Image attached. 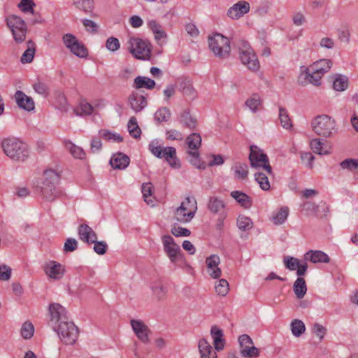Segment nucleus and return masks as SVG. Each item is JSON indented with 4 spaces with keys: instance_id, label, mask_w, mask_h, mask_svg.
<instances>
[{
    "instance_id": "nucleus-1",
    "label": "nucleus",
    "mask_w": 358,
    "mask_h": 358,
    "mask_svg": "<svg viewBox=\"0 0 358 358\" xmlns=\"http://www.w3.org/2000/svg\"><path fill=\"white\" fill-rule=\"evenodd\" d=\"M1 147L4 153L15 161L24 162L29 155V151L26 143L16 138H7L2 141Z\"/></svg>"
},
{
    "instance_id": "nucleus-2",
    "label": "nucleus",
    "mask_w": 358,
    "mask_h": 358,
    "mask_svg": "<svg viewBox=\"0 0 358 358\" xmlns=\"http://www.w3.org/2000/svg\"><path fill=\"white\" fill-rule=\"evenodd\" d=\"M148 149L150 152L159 159H164L174 169L180 167V160L176 155V150L173 147H163L157 140L152 141Z\"/></svg>"
},
{
    "instance_id": "nucleus-3",
    "label": "nucleus",
    "mask_w": 358,
    "mask_h": 358,
    "mask_svg": "<svg viewBox=\"0 0 358 358\" xmlns=\"http://www.w3.org/2000/svg\"><path fill=\"white\" fill-rule=\"evenodd\" d=\"M241 63L250 71L257 72L260 68L259 62L253 49L245 40L241 39L236 43Z\"/></svg>"
},
{
    "instance_id": "nucleus-4",
    "label": "nucleus",
    "mask_w": 358,
    "mask_h": 358,
    "mask_svg": "<svg viewBox=\"0 0 358 358\" xmlns=\"http://www.w3.org/2000/svg\"><path fill=\"white\" fill-rule=\"evenodd\" d=\"M59 182V176L53 170H47L43 173V179L41 187L43 196L48 201H53L60 194L57 187Z\"/></svg>"
},
{
    "instance_id": "nucleus-5",
    "label": "nucleus",
    "mask_w": 358,
    "mask_h": 358,
    "mask_svg": "<svg viewBox=\"0 0 358 358\" xmlns=\"http://www.w3.org/2000/svg\"><path fill=\"white\" fill-rule=\"evenodd\" d=\"M313 131L323 137H330L336 131V121L327 115L316 116L311 122Z\"/></svg>"
},
{
    "instance_id": "nucleus-6",
    "label": "nucleus",
    "mask_w": 358,
    "mask_h": 358,
    "mask_svg": "<svg viewBox=\"0 0 358 358\" xmlns=\"http://www.w3.org/2000/svg\"><path fill=\"white\" fill-rule=\"evenodd\" d=\"M197 210V202L194 196H187L175 211L176 220L181 223L190 222Z\"/></svg>"
},
{
    "instance_id": "nucleus-7",
    "label": "nucleus",
    "mask_w": 358,
    "mask_h": 358,
    "mask_svg": "<svg viewBox=\"0 0 358 358\" xmlns=\"http://www.w3.org/2000/svg\"><path fill=\"white\" fill-rule=\"evenodd\" d=\"M208 45L214 55L219 58H227L230 54L229 40L221 34L216 33L209 36Z\"/></svg>"
},
{
    "instance_id": "nucleus-8",
    "label": "nucleus",
    "mask_w": 358,
    "mask_h": 358,
    "mask_svg": "<svg viewBox=\"0 0 358 358\" xmlns=\"http://www.w3.org/2000/svg\"><path fill=\"white\" fill-rule=\"evenodd\" d=\"M53 329L66 345L73 344L78 337V329L72 322H60L58 325L53 327Z\"/></svg>"
},
{
    "instance_id": "nucleus-9",
    "label": "nucleus",
    "mask_w": 358,
    "mask_h": 358,
    "mask_svg": "<svg viewBox=\"0 0 358 358\" xmlns=\"http://www.w3.org/2000/svg\"><path fill=\"white\" fill-rule=\"evenodd\" d=\"M6 22L12 32L15 41L17 43H22L27 32L24 20L20 16L11 15L6 18Z\"/></svg>"
},
{
    "instance_id": "nucleus-10",
    "label": "nucleus",
    "mask_w": 358,
    "mask_h": 358,
    "mask_svg": "<svg viewBox=\"0 0 358 358\" xmlns=\"http://www.w3.org/2000/svg\"><path fill=\"white\" fill-rule=\"evenodd\" d=\"M249 159L252 168L262 169L268 174H272V168L269 164L267 155L257 145H252L250 148Z\"/></svg>"
},
{
    "instance_id": "nucleus-11",
    "label": "nucleus",
    "mask_w": 358,
    "mask_h": 358,
    "mask_svg": "<svg viewBox=\"0 0 358 358\" xmlns=\"http://www.w3.org/2000/svg\"><path fill=\"white\" fill-rule=\"evenodd\" d=\"M127 50L136 59H147L150 57L148 43L139 38L131 37L127 43Z\"/></svg>"
},
{
    "instance_id": "nucleus-12",
    "label": "nucleus",
    "mask_w": 358,
    "mask_h": 358,
    "mask_svg": "<svg viewBox=\"0 0 358 358\" xmlns=\"http://www.w3.org/2000/svg\"><path fill=\"white\" fill-rule=\"evenodd\" d=\"M240 355L243 358H257L259 357V350L254 346L252 339L247 334L238 337Z\"/></svg>"
},
{
    "instance_id": "nucleus-13",
    "label": "nucleus",
    "mask_w": 358,
    "mask_h": 358,
    "mask_svg": "<svg viewBox=\"0 0 358 358\" xmlns=\"http://www.w3.org/2000/svg\"><path fill=\"white\" fill-rule=\"evenodd\" d=\"M162 242L164 250L172 263L176 262L182 257V251L180 246L176 243L173 238L170 235L162 236Z\"/></svg>"
},
{
    "instance_id": "nucleus-14",
    "label": "nucleus",
    "mask_w": 358,
    "mask_h": 358,
    "mask_svg": "<svg viewBox=\"0 0 358 358\" xmlns=\"http://www.w3.org/2000/svg\"><path fill=\"white\" fill-rule=\"evenodd\" d=\"M48 312L50 317V324L54 327L60 322H65L67 319L66 310L64 307L57 303H52L49 305Z\"/></svg>"
},
{
    "instance_id": "nucleus-15",
    "label": "nucleus",
    "mask_w": 358,
    "mask_h": 358,
    "mask_svg": "<svg viewBox=\"0 0 358 358\" xmlns=\"http://www.w3.org/2000/svg\"><path fill=\"white\" fill-rule=\"evenodd\" d=\"M207 208L212 214L220 216V220L227 217L226 203L218 196L209 197Z\"/></svg>"
},
{
    "instance_id": "nucleus-16",
    "label": "nucleus",
    "mask_w": 358,
    "mask_h": 358,
    "mask_svg": "<svg viewBox=\"0 0 358 358\" xmlns=\"http://www.w3.org/2000/svg\"><path fill=\"white\" fill-rule=\"evenodd\" d=\"M250 6L248 1H239L231 6L227 15L231 20H238L250 11Z\"/></svg>"
},
{
    "instance_id": "nucleus-17",
    "label": "nucleus",
    "mask_w": 358,
    "mask_h": 358,
    "mask_svg": "<svg viewBox=\"0 0 358 358\" xmlns=\"http://www.w3.org/2000/svg\"><path fill=\"white\" fill-rule=\"evenodd\" d=\"M131 326L137 338L143 343L149 342L150 331L148 326L141 320H131Z\"/></svg>"
},
{
    "instance_id": "nucleus-18",
    "label": "nucleus",
    "mask_w": 358,
    "mask_h": 358,
    "mask_svg": "<svg viewBox=\"0 0 358 358\" xmlns=\"http://www.w3.org/2000/svg\"><path fill=\"white\" fill-rule=\"evenodd\" d=\"M302 68H303V66ZM322 76H323L319 73L311 72L310 66L309 68L304 67V70L301 71L299 77V83L302 85L310 83L313 85L319 86L321 84V79Z\"/></svg>"
},
{
    "instance_id": "nucleus-19",
    "label": "nucleus",
    "mask_w": 358,
    "mask_h": 358,
    "mask_svg": "<svg viewBox=\"0 0 358 358\" xmlns=\"http://www.w3.org/2000/svg\"><path fill=\"white\" fill-rule=\"evenodd\" d=\"M44 271L50 278L59 280L63 277L65 268L60 263L50 261L44 266Z\"/></svg>"
},
{
    "instance_id": "nucleus-20",
    "label": "nucleus",
    "mask_w": 358,
    "mask_h": 358,
    "mask_svg": "<svg viewBox=\"0 0 358 358\" xmlns=\"http://www.w3.org/2000/svg\"><path fill=\"white\" fill-rule=\"evenodd\" d=\"M220 263V259L217 255H212L206 258V264L207 266V270L209 275L214 278H218L220 277L222 271L218 267Z\"/></svg>"
},
{
    "instance_id": "nucleus-21",
    "label": "nucleus",
    "mask_w": 358,
    "mask_h": 358,
    "mask_svg": "<svg viewBox=\"0 0 358 358\" xmlns=\"http://www.w3.org/2000/svg\"><path fill=\"white\" fill-rule=\"evenodd\" d=\"M15 99L18 107L27 111H31L35 108L33 99L26 95L22 91L17 90L15 92Z\"/></svg>"
},
{
    "instance_id": "nucleus-22",
    "label": "nucleus",
    "mask_w": 358,
    "mask_h": 358,
    "mask_svg": "<svg viewBox=\"0 0 358 358\" xmlns=\"http://www.w3.org/2000/svg\"><path fill=\"white\" fill-rule=\"evenodd\" d=\"M130 107L135 113L143 110L147 106L145 97L137 92H132L128 97Z\"/></svg>"
},
{
    "instance_id": "nucleus-23",
    "label": "nucleus",
    "mask_w": 358,
    "mask_h": 358,
    "mask_svg": "<svg viewBox=\"0 0 358 358\" xmlns=\"http://www.w3.org/2000/svg\"><path fill=\"white\" fill-rule=\"evenodd\" d=\"M78 233L79 238L88 244H92L97 239L95 231L86 224H82L78 227Z\"/></svg>"
},
{
    "instance_id": "nucleus-24",
    "label": "nucleus",
    "mask_w": 358,
    "mask_h": 358,
    "mask_svg": "<svg viewBox=\"0 0 358 358\" xmlns=\"http://www.w3.org/2000/svg\"><path fill=\"white\" fill-rule=\"evenodd\" d=\"M305 261L312 263H329L330 258L327 254L321 250H309L304 255Z\"/></svg>"
},
{
    "instance_id": "nucleus-25",
    "label": "nucleus",
    "mask_w": 358,
    "mask_h": 358,
    "mask_svg": "<svg viewBox=\"0 0 358 358\" xmlns=\"http://www.w3.org/2000/svg\"><path fill=\"white\" fill-rule=\"evenodd\" d=\"M210 335L213 340V345L217 351L222 350L225 345L223 331L216 325L212 326Z\"/></svg>"
},
{
    "instance_id": "nucleus-26",
    "label": "nucleus",
    "mask_w": 358,
    "mask_h": 358,
    "mask_svg": "<svg viewBox=\"0 0 358 358\" xmlns=\"http://www.w3.org/2000/svg\"><path fill=\"white\" fill-rule=\"evenodd\" d=\"M129 157L122 152H118L111 157L110 164L113 169H125L129 164Z\"/></svg>"
},
{
    "instance_id": "nucleus-27",
    "label": "nucleus",
    "mask_w": 358,
    "mask_h": 358,
    "mask_svg": "<svg viewBox=\"0 0 358 358\" xmlns=\"http://www.w3.org/2000/svg\"><path fill=\"white\" fill-rule=\"evenodd\" d=\"M198 348L201 358H217V354L205 338L199 341Z\"/></svg>"
},
{
    "instance_id": "nucleus-28",
    "label": "nucleus",
    "mask_w": 358,
    "mask_h": 358,
    "mask_svg": "<svg viewBox=\"0 0 358 358\" xmlns=\"http://www.w3.org/2000/svg\"><path fill=\"white\" fill-rule=\"evenodd\" d=\"M178 90L185 96H188L191 99H194L196 96V92L190 80L184 78L178 80Z\"/></svg>"
},
{
    "instance_id": "nucleus-29",
    "label": "nucleus",
    "mask_w": 358,
    "mask_h": 358,
    "mask_svg": "<svg viewBox=\"0 0 358 358\" xmlns=\"http://www.w3.org/2000/svg\"><path fill=\"white\" fill-rule=\"evenodd\" d=\"M332 62L330 59H322L314 62L310 66V71L313 73H319L324 76L331 68Z\"/></svg>"
},
{
    "instance_id": "nucleus-30",
    "label": "nucleus",
    "mask_w": 358,
    "mask_h": 358,
    "mask_svg": "<svg viewBox=\"0 0 358 358\" xmlns=\"http://www.w3.org/2000/svg\"><path fill=\"white\" fill-rule=\"evenodd\" d=\"M326 141L320 138H315L310 141L312 150L318 155H324L330 153V147L325 144Z\"/></svg>"
},
{
    "instance_id": "nucleus-31",
    "label": "nucleus",
    "mask_w": 358,
    "mask_h": 358,
    "mask_svg": "<svg viewBox=\"0 0 358 358\" xmlns=\"http://www.w3.org/2000/svg\"><path fill=\"white\" fill-rule=\"evenodd\" d=\"M231 196L241 206L249 208L252 206L251 198L241 191H232L230 194Z\"/></svg>"
},
{
    "instance_id": "nucleus-32",
    "label": "nucleus",
    "mask_w": 358,
    "mask_h": 358,
    "mask_svg": "<svg viewBox=\"0 0 358 358\" xmlns=\"http://www.w3.org/2000/svg\"><path fill=\"white\" fill-rule=\"evenodd\" d=\"M155 86L154 80L145 76H137L134 81L133 87L136 89L145 88L152 90Z\"/></svg>"
},
{
    "instance_id": "nucleus-33",
    "label": "nucleus",
    "mask_w": 358,
    "mask_h": 358,
    "mask_svg": "<svg viewBox=\"0 0 358 358\" xmlns=\"http://www.w3.org/2000/svg\"><path fill=\"white\" fill-rule=\"evenodd\" d=\"M189 150L198 151L201 145V137L199 134L192 133L185 139Z\"/></svg>"
},
{
    "instance_id": "nucleus-34",
    "label": "nucleus",
    "mask_w": 358,
    "mask_h": 358,
    "mask_svg": "<svg viewBox=\"0 0 358 358\" xmlns=\"http://www.w3.org/2000/svg\"><path fill=\"white\" fill-rule=\"evenodd\" d=\"M27 50L23 52L21 58L20 62L22 64H27L30 63L33 61V59L34 57L35 52H36V45L35 43L29 40L27 43Z\"/></svg>"
},
{
    "instance_id": "nucleus-35",
    "label": "nucleus",
    "mask_w": 358,
    "mask_h": 358,
    "mask_svg": "<svg viewBox=\"0 0 358 358\" xmlns=\"http://www.w3.org/2000/svg\"><path fill=\"white\" fill-rule=\"evenodd\" d=\"M231 169L234 171L235 178L244 180L248 175V166L245 163L236 162Z\"/></svg>"
},
{
    "instance_id": "nucleus-36",
    "label": "nucleus",
    "mask_w": 358,
    "mask_h": 358,
    "mask_svg": "<svg viewBox=\"0 0 358 358\" xmlns=\"http://www.w3.org/2000/svg\"><path fill=\"white\" fill-rule=\"evenodd\" d=\"M94 111V107L87 101L83 100L74 109V113L78 116L90 115Z\"/></svg>"
},
{
    "instance_id": "nucleus-37",
    "label": "nucleus",
    "mask_w": 358,
    "mask_h": 358,
    "mask_svg": "<svg viewBox=\"0 0 358 358\" xmlns=\"http://www.w3.org/2000/svg\"><path fill=\"white\" fill-rule=\"evenodd\" d=\"M153 295L158 300H163L166 298L167 294V287L160 282H156L150 286Z\"/></svg>"
},
{
    "instance_id": "nucleus-38",
    "label": "nucleus",
    "mask_w": 358,
    "mask_h": 358,
    "mask_svg": "<svg viewBox=\"0 0 358 358\" xmlns=\"http://www.w3.org/2000/svg\"><path fill=\"white\" fill-rule=\"evenodd\" d=\"M268 173L262 171H257L255 174V179L259 184L260 188L264 191L269 190L271 185L268 178Z\"/></svg>"
},
{
    "instance_id": "nucleus-39",
    "label": "nucleus",
    "mask_w": 358,
    "mask_h": 358,
    "mask_svg": "<svg viewBox=\"0 0 358 358\" xmlns=\"http://www.w3.org/2000/svg\"><path fill=\"white\" fill-rule=\"evenodd\" d=\"M294 292L298 299H302L307 292L305 280L298 278L293 285Z\"/></svg>"
},
{
    "instance_id": "nucleus-40",
    "label": "nucleus",
    "mask_w": 358,
    "mask_h": 358,
    "mask_svg": "<svg viewBox=\"0 0 358 358\" xmlns=\"http://www.w3.org/2000/svg\"><path fill=\"white\" fill-rule=\"evenodd\" d=\"M180 123L189 129H194L196 127V120L193 118L189 111L185 110L180 117Z\"/></svg>"
},
{
    "instance_id": "nucleus-41",
    "label": "nucleus",
    "mask_w": 358,
    "mask_h": 358,
    "mask_svg": "<svg viewBox=\"0 0 358 358\" xmlns=\"http://www.w3.org/2000/svg\"><path fill=\"white\" fill-rule=\"evenodd\" d=\"M65 146L73 157L80 159H82L85 157V152L83 148L73 144L71 141H66Z\"/></svg>"
},
{
    "instance_id": "nucleus-42",
    "label": "nucleus",
    "mask_w": 358,
    "mask_h": 358,
    "mask_svg": "<svg viewBox=\"0 0 358 358\" xmlns=\"http://www.w3.org/2000/svg\"><path fill=\"white\" fill-rule=\"evenodd\" d=\"M148 26L155 34L156 40L159 41L166 36V34L163 28L157 21L150 20L148 22Z\"/></svg>"
},
{
    "instance_id": "nucleus-43",
    "label": "nucleus",
    "mask_w": 358,
    "mask_h": 358,
    "mask_svg": "<svg viewBox=\"0 0 358 358\" xmlns=\"http://www.w3.org/2000/svg\"><path fill=\"white\" fill-rule=\"evenodd\" d=\"M127 129L129 134L134 138H138L141 136V130L138 124L137 120L135 117H130Z\"/></svg>"
},
{
    "instance_id": "nucleus-44",
    "label": "nucleus",
    "mask_w": 358,
    "mask_h": 358,
    "mask_svg": "<svg viewBox=\"0 0 358 358\" xmlns=\"http://www.w3.org/2000/svg\"><path fill=\"white\" fill-rule=\"evenodd\" d=\"M290 328L292 334L296 337H299L306 330L304 323L298 319H294L292 321Z\"/></svg>"
},
{
    "instance_id": "nucleus-45",
    "label": "nucleus",
    "mask_w": 358,
    "mask_h": 358,
    "mask_svg": "<svg viewBox=\"0 0 358 358\" xmlns=\"http://www.w3.org/2000/svg\"><path fill=\"white\" fill-rule=\"evenodd\" d=\"M262 103V100L258 94H253L251 97L248 99L245 105L252 112H257L259 107Z\"/></svg>"
},
{
    "instance_id": "nucleus-46",
    "label": "nucleus",
    "mask_w": 358,
    "mask_h": 358,
    "mask_svg": "<svg viewBox=\"0 0 358 358\" xmlns=\"http://www.w3.org/2000/svg\"><path fill=\"white\" fill-rule=\"evenodd\" d=\"M187 153L188 154L189 162L193 166L199 169H204L206 168L204 163L201 161L198 151L188 150Z\"/></svg>"
},
{
    "instance_id": "nucleus-47",
    "label": "nucleus",
    "mask_w": 358,
    "mask_h": 358,
    "mask_svg": "<svg viewBox=\"0 0 358 358\" xmlns=\"http://www.w3.org/2000/svg\"><path fill=\"white\" fill-rule=\"evenodd\" d=\"M73 4L86 13H91L94 8L93 0H73Z\"/></svg>"
},
{
    "instance_id": "nucleus-48",
    "label": "nucleus",
    "mask_w": 358,
    "mask_h": 358,
    "mask_svg": "<svg viewBox=\"0 0 358 358\" xmlns=\"http://www.w3.org/2000/svg\"><path fill=\"white\" fill-rule=\"evenodd\" d=\"M289 214L287 207L281 208L277 213L273 215V222L275 224H282L287 220Z\"/></svg>"
},
{
    "instance_id": "nucleus-49",
    "label": "nucleus",
    "mask_w": 358,
    "mask_h": 358,
    "mask_svg": "<svg viewBox=\"0 0 358 358\" xmlns=\"http://www.w3.org/2000/svg\"><path fill=\"white\" fill-rule=\"evenodd\" d=\"M69 50L71 53L80 58L86 57L88 55L87 48L79 41Z\"/></svg>"
},
{
    "instance_id": "nucleus-50",
    "label": "nucleus",
    "mask_w": 358,
    "mask_h": 358,
    "mask_svg": "<svg viewBox=\"0 0 358 358\" xmlns=\"http://www.w3.org/2000/svg\"><path fill=\"white\" fill-rule=\"evenodd\" d=\"M348 85V80L346 76H337L333 83V87L336 91H344Z\"/></svg>"
},
{
    "instance_id": "nucleus-51",
    "label": "nucleus",
    "mask_w": 358,
    "mask_h": 358,
    "mask_svg": "<svg viewBox=\"0 0 358 358\" xmlns=\"http://www.w3.org/2000/svg\"><path fill=\"white\" fill-rule=\"evenodd\" d=\"M21 336L24 339H30L34 334V327L29 321H26L22 325L20 330Z\"/></svg>"
},
{
    "instance_id": "nucleus-52",
    "label": "nucleus",
    "mask_w": 358,
    "mask_h": 358,
    "mask_svg": "<svg viewBox=\"0 0 358 358\" xmlns=\"http://www.w3.org/2000/svg\"><path fill=\"white\" fill-rule=\"evenodd\" d=\"M215 289L218 295L224 296L229 290V282L225 279H220L215 282Z\"/></svg>"
},
{
    "instance_id": "nucleus-53",
    "label": "nucleus",
    "mask_w": 358,
    "mask_h": 358,
    "mask_svg": "<svg viewBox=\"0 0 358 358\" xmlns=\"http://www.w3.org/2000/svg\"><path fill=\"white\" fill-rule=\"evenodd\" d=\"M237 226L241 231H248L252 229L253 223L250 217L244 215H239L237 218Z\"/></svg>"
},
{
    "instance_id": "nucleus-54",
    "label": "nucleus",
    "mask_w": 358,
    "mask_h": 358,
    "mask_svg": "<svg viewBox=\"0 0 358 358\" xmlns=\"http://www.w3.org/2000/svg\"><path fill=\"white\" fill-rule=\"evenodd\" d=\"M99 135L107 141H113L114 142H122L123 141V138L120 134L113 133L106 129L100 130Z\"/></svg>"
},
{
    "instance_id": "nucleus-55",
    "label": "nucleus",
    "mask_w": 358,
    "mask_h": 358,
    "mask_svg": "<svg viewBox=\"0 0 358 358\" xmlns=\"http://www.w3.org/2000/svg\"><path fill=\"white\" fill-rule=\"evenodd\" d=\"M170 117L171 112L166 107L159 108L155 113V119L159 122H166Z\"/></svg>"
},
{
    "instance_id": "nucleus-56",
    "label": "nucleus",
    "mask_w": 358,
    "mask_h": 358,
    "mask_svg": "<svg viewBox=\"0 0 358 358\" xmlns=\"http://www.w3.org/2000/svg\"><path fill=\"white\" fill-rule=\"evenodd\" d=\"M143 196L144 198V201L148 204H152L153 201L152 199V185L151 183H143L142 185L141 188Z\"/></svg>"
},
{
    "instance_id": "nucleus-57",
    "label": "nucleus",
    "mask_w": 358,
    "mask_h": 358,
    "mask_svg": "<svg viewBox=\"0 0 358 358\" xmlns=\"http://www.w3.org/2000/svg\"><path fill=\"white\" fill-rule=\"evenodd\" d=\"M343 169H347L350 171H358V159H346L340 163Z\"/></svg>"
},
{
    "instance_id": "nucleus-58",
    "label": "nucleus",
    "mask_w": 358,
    "mask_h": 358,
    "mask_svg": "<svg viewBox=\"0 0 358 358\" xmlns=\"http://www.w3.org/2000/svg\"><path fill=\"white\" fill-rule=\"evenodd\" d=\"M279 119L281 125L284 128L289 129L292 126L291 120L289 117L287 111L286 110V109L281 107L279 108Z\"/></svg>"
},
{
    "instance_id": "nucleus-59",
    "label": "nucleus",
    "mask_w": 358,
    "mask_h": 358,
    "mask_svg": "<svg viewBox=\"0 0 358 358\" xmlns=\"http://www.w3.org/2000/svg\"><path fill=\"white\" fill-rule=\"evenodd\" d=\"M283 262L285 266L290 271L296 270L297 267L299 266L300 264V262L297 258L290 256L285 257Z\"/></svg>"
},
{
    "instance_id": "nucleus-60",
    "label": "nucleus",
    "mask_w": 358,
    "mask_h": 358,
    "mask_svg": "<svg viewBox=\"0 0 358 358\" xmlns=\"http://www.w3.org/2000/svg\"><path fill=\"white\" fill-rule=\"evenodd\" d=\"M92 243H94V251L96 254L102 255L106 252L108 245L105 241H98L96 239L94 242H92Z\"/></svg>"
},
{
    "instance_id": "nucleus-61",
    "label": "nucleus",
    "mask_w": 358,
    "mask_h": 358,
    "mask_svg": "<svg viewBox=\"0 0 358 358\" xmlns=\"http://www.w3.org/2000/svg\"><path fill=\"white\" fill-rule=\"evenodd\" d=\"M81 22L87 32L95 34L98 31V25L96 22L88 19H82Z\"/></svg>"
},
{
    "instance_id": "nucleus-62",
    "label": "nucleus",
    "mask_w": 358,
    "mask_h": 358,
    "mask_svg": "<svg viewBox=\"0 0 358 358\" xmlns=\"http://www.w3.org/2000/svg\"><path fill=\"white\" fill-rule=\"evenodd\" d=\"M35 6L34 3L31 0H21L18 7L20 10L23 13H34L33 7Z\"/></svg>"
},
{
    "instance_id": "nucleus-63",
    "label": "nucleus",
    "mask_w": 358,
    "mask_h": 358,
    "mask_svg": "<svg viewBox=\"0 0 358 358\" xmlns=\"http://www.w3.org/2000/svg\"><path fill=\"white\" fill-rule=\"evenodd\" d=\"M106 48L111 51L115 52L120 48L119 40L115 37H109L106 42Z\"/></svg>"
},
{
    "instance_id": "nucleus-64",
    "label": "nucleus",
    "mask_w": 358,
    "mask_h": 358,
    "mask_svg": "<svg viewBox=\"0 0 358 358\" xmlns=\"http://www.w3.org/2000/svg\"><path fill=\"white\" fill-rule=\"evenodd\" d=\"M171 234L176 237H187L191 234L189 229L176 226L171 228Z\"/></svg>"
}]
</instances>
